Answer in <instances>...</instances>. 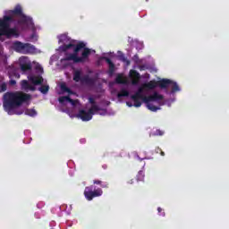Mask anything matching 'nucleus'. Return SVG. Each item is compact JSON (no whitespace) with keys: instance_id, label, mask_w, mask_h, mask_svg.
Here are the masks:
<instances>
[{"instance_id":"1","label":"nucleus","mask_w":229,"mask_h":229,"mask_svg":"<svg viewBox=\"0 0 229 229\" xmlns=\"http://www.w3.org/2000/svg\"><path fill=\"white\" fill-rule=\"evenodd\" d=\"M57 94H68V97H60L59 103L61 105L70 104V107L67 109L69 117H76L81 121H90L94 114H99V115H107L108 113L105 108H99L96 106V101L93 98H89V103L86 107L81 108V103L78 99L71 98V96L74 94L65 83H61L57 86Z\"/></svg>"},{"instance_id":"2","label":"nucleus","mask_w":229,"mask_h":229,"mask_svg":"<svg viewBox=\"0 0 229 229\" xmlns=\"http://www.w3.org/2000/svg\"><path fill=\"white\" fill-rule=\"evenodd\" d=\"M58 44H61L57 49V53L65 55V57L61 59L59 66L61 68L69 67L72 64L83 63L89 60V56L94 50L85 48V43L71 39L66 34L57 36Z\"/></svg>"},{"instance_id":"3","label":"nucleus","mask_w":229,"mask_h":229,"mask_svg":"<svg viewBox=\"0 0 229 229\" xmlns=\"http://www.w3.org/2000/svg\"><path fill=\"white\" fill-rule=\"evenodd\" d=\"M15 17H19V26L21 28V30H26V28H29V30H30L32 32L31 36L29 38L30 42H37L38 40L37 31H40V26H35L33 20L22 13V8L21 5H16L14 10L6 11L4 13V19H0V38L2 37H7V38H10L11 37H19V29L10 28V24H12Z\"/></svg>"},{"instance_id":"4","label":"nucleus","mask_w":229,"mask_h":229,"mask_svg":"<svg viewBox=\"0 0 229 229\" xmlns=\"http://www.w3.org/2000/svg\"><path fill=\"white\" fill-rule=\"evenodd\" d=\"M156 87L157 83L154 81L142 84L139 88L138 91L134 95L131 96V102H126L127 106H135L136 108H139V106L142 105V101L150 112H157V110H160V106H164V105L171 106V103H174V99L165 103L164 96L158 92H154L152 95L148 97V94H149L153 89H156Z\"/></svg>"},{"instance_id":"5","label":"nucleus","mask_w":229,"mask_h":229,"mask_svg":"<svg viewBox=\"0 0 229 229\" xmlns=\"http://www.w3.org/2000/svg\"><path fill=\"white\" fill-rule=\"evenodd\" d=\"M31 96L21 91L13 93H5L4 95V108L9 115H30V117H35L37 111L35 109H26L23 105H30Z\"/></svg>"},{"instance_id":"6","label":"nucleus","mask_w":229,"mask_h":229,"mask_svg":"<svg viewBox=\"0 0 229 229\" xmlns=\"http://www.w3.org/2000/svg\"><path fill=\"white\" fill-rule=\"evenodd\" d=\"M28 81L23 80L21 82V90L30 92L37 89V85H41L44 79L41 76L28 75Z\"/></svg>"},{"instance_id":"7","label":"nucleus","mask_w":229,"mask_h":229,"mask_svg":"<svg viewBox=\"0 0 229 229\" xmlns=\"http://www.w3.org/2000/svg\"><path fill=\"white\" fill-rule=\"evenodd\" d=\"M12 48L17 53H22L23 55H34L40 53V50L37 49L35 46L29 43H22L21 41H14L12 44Z\"/></svg>"},{"instance_id":"8","label":"nucleus","mask_w":229,"mask_h":229,"mask_svg":"<svg viewBox=\"0 0 229 229\" xmlns=\"http://www.w3.org/2000/svg\"><path fill=\"white\" fill-rule=\"evenodd\" d=\"M159 85L162 89H167L169 87L172 89L171 94H174V92H180V86L174 81H169L167 79H163L159 81Z\"/></svg>"},{"instance_id":"9","label":"nucleus","mask_w":229,"mask_h":229,"mask_svg":"<svg viewBox=\"0 0 229 229\" xmlns=\"http://www.w3.org/2000/svg\"><path fill=\"white\" fill-rule=\"evenodd\" d=\"M103 195V190L102 189H97L92 191V187H86L84 191V196L88 201H92L94 198H98L99 196Z\"/></svg>"},{"instance_id":"10","label":"nucleus","mask_w":229,"mask_h":229,"mask_svg":"<svg viewBox=\"0 0 229 229\" xmlns=\"http://www.w3.org/2000/svg\"><path fill=\"white\" fill-rule=\"evenodd\" d=\"M18 64L22 71V72H28L31 71V61L26 56H21L19 58Z\"/></svg>"},{"instance_id":"11","label":"nucleus","mask_w":229,"mask_h":229,"mask_svg":"<svg viewBox=\"0 0 229 229\" xmlns=\"http://www.w3.org/2000/svg\"><path fill=\"white\" fill-rule=\"evenodd\" d=\"M129 78L131 81V85H139L140 81V74L135 70H131L129 72Z\"/></svg>"},{"instance_id":"12","label":"nucleus","mask_w":229,"mask_h":229,"mask_svg":"<svg viewBox=\"0 0 229 229\" xmlns=\"http://www.w3.org/2000/svg\"><path fill=\"white\" fill-rule=\"evenodd\" d=\"M111 93L112 96H114V98H118V99H121V98H127V96H130V92L126 89H122L121 92L112 90Z\"/></svg>"},{"instance_id":"13","label":"nucleus","mask_w":229,"mask_h":229,"mask_svg":"<svg viewBox=\"0 0 229 229\" xmlns=\"http://www.w3.org/2000/svg\"><path fill=\"white\" fill-rule=\"evenodd\" d=\"M9 77L11 79L10 83L11 85H15V83H17L14 80H12V78H16L17 80H19V78H21V75L17 72V71L13 70L9 72Z\"/></svg>"},{"instance_id":"14","label":"nucleus","mask_w":229,"mask_h":229,"mask_svg":"<svg viewBox=\"0 0 229 229\" xmlns=\"http://www.w3.org/2000/svg\"><path fill=\"white\" fill-rule=\"evenodd\" d=\"M116 83H122L123 85H128V79L123 74H119L116 77Z\"/></svg>"},{"instance_id":"15","label":"nucleus","mask_w":229,"mask_h":229,"mask_svg":"<svg viewBox=\"0 0 229 229\" xmlns=\"http://www.w3.org/2000/svg\"><path fill=\"white\" fill-rule=\"evenodd\" d=\"M74 81H83L82 73L80 70H76L73 73Z\"/></svg>"},{"instance_id":"16","label":"nucleus","mask_w":229,"mask_h":229,"mask_svg":"<svg viewBox=\"0 0 229 229\" xmlns=\"http://www.w3.org/2000/svg\"><path fill=\"white\" fill-rule=\"evenodd\" d=\"M32 64L34 65V67H35L36 71H38V72H39V73L44 72V70L42 69V66H40L38 64V63L33 62Z\"/></svg>"},{"instance_id":"17","label":"nucleus","mask_w":229,"mask_h":229,"mask_svg":"<svg viewBox=\"0 0 229 229\" xmlns=\"http://www.w3.org/2000/svg\"><path fill=\"white\" fill-rule=\"evenodd\" d=\"M106 61L107 62V64L109 65V72L112 74V72H114V64L108 58H106Z\"/></svg>"},{"instance_id":"18","label":"nucleus","mask_w":229,"mask_h":229,"mask_svg":"<svg viewBox=\"0 0 229 229\" xmlns=\"http://www.w3.org/2000/svg\"><path fill=\"white\" fill-rule=\"evenodd\" d=\"M134 46L136 47V49H142V47H144V44L138 40L134 41Z\"/></svg>"},{"instance_id":"19","label":"nucleus","mask_w":229,"mask_h":229,"mask_svg":"<svg viewBox=\"0 0 229 229\" xmlns=\"http://www.w3.org/2000/svg\"><path fill=\"white\" fill-rule=\"evenodd\" d=\"M40 92H42V94H47L48 90H49V86H43L39 89Z\"/></svg>"},{"instance_id":"20","label":"nucleus","mask_w":229,"mask_h":229,"mask_svg":"<svg viewBox=\"0 0 229 229\" xmlns=\"http://www.w3.org/2000/svg\"><path fill=\"white\" fill-rule=\"evenodd\" d=\"M56 60H58V54H55V55H52L51 56V58H50V65H53V63L54 62H56Z\"/></svg>"},{"instance_id":"21","label":"nucleus","mask_w":229,"mask_h":229,"mask_svg":"<svg viewBox=\"0 0 229 229\" xmlns=\"http://www.w3.org/2000/svg\"><path fill=\"white\" fill-rule=\"evenodd\" d=\"M138 180L140 182H142V180H144V172L143 171H140L138 174Z\"/></svg>"},{"instance_id":"22","label":"nucleus","mask_w":229,"mask_h":229,"mask_svg":"<svg viewBox=\"0 0 229 229\" xmlns=\"http://www.w3.org/2000/svg\"><path fill=\"white\" fill-rule=\"evenodd\" d=\"M6 90V84L3 83L1 84V91L0 92H4Z\"/></svg>"},{"instance_id":"23","label":"nucleus","mask_w":229,"mask_h":229,"mask_svg":"<svg viewBox=\"0 0 229 229\" xmlns=\"http://www.w3.org/2000/svg\"><path fill=\"white\" fill-rule=\"evenodd\" d=\"M164 131H160V130H157L156 132L154 133V135H163Z\"/></svg>"},{"instance_id":"24","label":"nucleus","mask_w":229,"mask_h":229,"mask_svg":"<svg viewBox=\"0 0 229 229\" xmlns=\"http://www.w3.org/2000/svg\"><path fill=\"white\" fill-rule=\"evenodd\" d=\"M134 60H135V62H137V64L140 63V61H139V56L135 55V56H134Z\"/></svg>"},{"instance_id":"25","label":"nucleus","mask_w":229,"mask_h":229,"mask_svg":"<svg viewBox=\"0 0 229 229\" xmlns=\"http://www.w3.org/2000/svg\"><path fill=\"white\" fill-rule=\"evenodd\" d=\"M94 183H95V184H96V183L99 184V183H101V181H94Z\"/></svg>"},{"instance_id":"26","label":"nucleus","mask_w":229,"mask_h":229,"mask_svg":"<svg viewBox=\"0 0 229 229\" xmlns=\"http://www.w3.org/2000/svg\"><path fill=\"white\" fill-rule=\"evenodd\" d=\"M157 212L160 214V212H162V209H161V208H157Z\"/></svg>"},{"instance_id":"27","label":"nucleus","mask_w":229,"mask_h":229,"mask_svg":"<svg viewBox=\"0 0 229 229\" xmlns=\"http://www.w3.org/2000/svg\"><path fill=\"white\" fill-rule=\"evenodd\" d=\"M144 78H149V74H145Z\"/></svg>"},{"instance_id":"28","label":"nucleus","mask_w":229,"mask_h":229,"mask_svg":"<svg viewBox=\"0 0 229 229\" xmlns=\"http://www.w3.org/2000/svg\"><path fill=\"white\" fill-rule=\"evenodd\" d=\"M161 155H163V156H164V152H162V153H161Z\"/></svg>"}]
</instances>
